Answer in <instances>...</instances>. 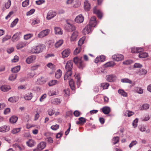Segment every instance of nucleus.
<instances>
[{
  "mask_svg": "<svg viewBox=\"0 0 151 151\" xmlns=\"http://www.w3.org/2000/svg\"><path fill=\"white\" fill-rule=\"evenodd\" d=\"M82 58V57L78 58L76 57L73 58L74 62L78 65L79 68L81 69L85 66L84 62L81 60Z\"/></svg>",
  "mask_w": 151,
  "mask_h": 151,
  "instance_id": "1",
  "label": "nucleus"
},
{
  "mask_svg": "<svg viewBox=\"0 0 151 151\" xmlns=\"http://www.w3.org/2000/svg\"><path fill=\"white\" fill-rule=\"evenodd\" d=\"M112 58L114 60L119 61L123 60L124 56L122 54H116L112 56Z\"/></svg>",
  "mask_w": 151,
  "mask_h": 151,
  "instance_id": "2",
  "label": "nucleus"
},
{
  "mask_svg": "<svg viewBox=\"0 0 151 151\" xmlns=\"http://www.w3.org/2000/svg\"><path fill=\"white\" fill-rule=\"evenodd\" d=\"M92 27L87 24L82 31V32L85 35L88 34L92 31Z\"/></svg>",
  "mask_w": 151,
  "mask_h": 151,
  "instance_id": "3",
  "label": "nucleus"
},
{
  "mask_svg": "<svg viewBox=\"0 0 151 151\" xmlns=\"http://www.w3.org/2000/svg\"><path fill=\"white\" fill-rule=\"evenodd\" d=\"M73 63L72 61L69 60L67 62L65 66L66 71H71L73 68Z\"/></svg>",
  "mask_w": 151,
  "mask_h": 151,
  "instance_id": "4",
  "label": "nucleus"
},
{
  "mask_svg": "<svg viewBox=\"0 0 151 151\" xmlns=\"http://www.w3.org/2000/svg\"><path fill=\"white\" fill-rule=\"evenodd\" d=\"M50 30L49 29H46L42 30L38 35V37L39 38H42L47 35L50 33Z\"/></svg>",
  "mask_w": 151,
  "mask_h": 151,
  "instance_id": "5",
  "label": "nucleus"
},
{
  "mask_svg": "<svg viewBox=\"0 0 151 151\" xmlns=\"http://www.w3.org/2000/svg\"><path fill=\"white\" fill-rule=\"evenodd\" d=\"M56 15V13L54 11L52 10H50L47 14L46 17L47 19L48 20H50L53 18Z\"/></svg>",
  "mask_w": 151,
  "mask_h": 151,
  "instance_id": "6",
  "label": "nucleus"
},
{
  "mask_svg": "<svg viewBox=\"0 0 151 151\" xmlns=\"http://www.w3.org/2000/svg\"><path fill=\"white\" fill-rule=\"evenodd\" d=\"M116 79V76L114 75H108L106 76V79L107 81L110 82L114 81Z\"/></svg>",
  "mask_w": 151,
  "mask_h": 151,
  "instance_id": "7",
  "label": "nucleus"
},
{
  "mask_svg": "<svg viewBox=\"0 0 151 151\" xmlns=\"http://www.w3.org/2000/svg\"><path fill=\"white\" fill-rule=\"evenodd\" d=\"M10 130V127L9 125H5L0 127V132L5 133L9 131Z\"/></svg>",
  "mask_w": 151,
  "mask_h": 151,
  "instance_id": "8",
  "label": "nucleus"
},
{
  "mask_svg": "<svg viewBox=\"0 0 151 151\" xmlns=\"http://www.w3.org/2000/svg\"><path fill=\"white\" fill-rule=\"evenodd\" d=\"M96 18L95 17H92L90 20L89 23L88 25H89L91 27H94L96 24Z\"/></svg>",
  "mask_w": 151,
  "mask_h": 151,
  "instance_id": "9",
  "label": "nucleus"
},
{
  "mask_svg": "<svg viewBox=\"0 0 151 151\" xmlns=\"http://www.w3.org/2000/svg\"><path fill=\"white\" fill-rule=\"evenodd\" d=\"M93 12L94 14H96L99 18L100 19L101 18L102 13L99 10L97 9L96 7H94L93 8Z\"/></svg>",
  "mask_w": 151,
  "mask_h": 151,
  "instance_id": "10",
  "label": "nucleus"
},
{
  "mask_svg": "<svg viewBox=\"0 0 151 151\" xmlns=\"http://www.w3.org/2000/svg\"><path fill=\"white\" fill-rule=\"evenodd\" d=\"M101 109L103 113L105 114H109L111 111V109L110 107L107 106H105L102 108Z\"/></svg>",
  "mask_w": 151,
  "mask_h": 151,
  "instance_id": "11",
  "label": "nucleus"
},
{
  "mask_svg": "<svg viewBox=\"0 0 151 151\" xmlns=\"http://www.w3.org/2000/svg\"><path fill=\"white\" fill-rule=\"evenodd\" d=\"M37 52L39 53L43 52L45 49V45L40 44L37 46Z\"/></svg>",
  "mask_w": 151,
  "mask_h": 151,
  "instance_id": "12",
  "label": "nucleus"
},
{
  "mask_svg": "<svg viewBox=\"0 0 151 151\" xmlns=\"http://www.w3.org/2000/svg\"><path fill=\"white\" fill-rule=\"evenodd\" d=\"M36 59V57L35 56H29L27 58L26 62L27 64H29L33 63Z\"/></svg>",
  "mask_w": 151,
  "mask_h": 151,
  "instance_id": "13",
  "label": "nucleus"
},
{
  "mask_svg": "<svg viewBox=\"0 0 151 151\" xmlns=\"http://www.w3.org/2000/svg\"><path fill=\"white\" fill-rule=\"evenodd\" d=\"M70 50L69 49H65L62 52V57L63 58L67 57L70 55Z\"/></svg>",
  "mask_w": 151,
  "mask_h": 151,
  "instance_id": "14",
  "label": "nucleus"
},
{
  "mask_svg": "<svg viewBox=\"0 0 151 151\" xmlns=\"http://www.w3.org/2000/svg\"><path fill=\"white\" fill-rule=\"evenodd\" d=\"M78 33L77 31L73 32L70 37V40L71 42H74L76 40L78 36Z\"/></svg>",
  "mask_w": 151,
  "mask_h": 151,
  "instance_id": "15",
  "label": "nucleus"
},
{
  "mask_svg": "<svg viewBox=\"0 0 151 151\" xmlns=\"http://www.w3.org/2000/svg\"><path fill=\"white\" fill-rule=\"evenodd\" d=\"M84 7L85 10L86 11H89L91 8L90 3L87 0H86L84 2Z\"/></svg>",
  "mask_w": 151,
  "mask_h": 151,
  "instance_id": "16",
  "label": "nucleus"
},
{
  "mask_svg": "<svg viewBox=\"0 0 151 151\" xmlns=\"http://www.w3.org/2000/svg\"><path fill=\"white\" fill-rule=\"evenodd\" d=\"M27 44L26 42H22L19 43L16 46L17 49L19 50L25 47Z\"/></svg>",
  "mask_w": 151,
  "mask_h": 151,
  "instance_id": "17",
  "label": "nucleus"
},
{
  "mask_svg": "<svg viewBox=\"0 0 151 151\" xmlns=\"http://www.w3.org/2000/svg\"><path fill=\"white\" fill-rule=\"evenodd\" d=\"M84 20V17L81 14L77 16L75 19V21L78 23H81Z\"/></svg>",
  "mask_w": 151,
  "mask_h": 151,
  "instance_id": "18",
  "label": "nucleus"
},
{
  "mask_svg": "<svg viewBox=\"0 0 151 151\" xmlns=\"http://www.w3.org/2000/svg\"><path fill=\"white\" fill-rule=\"evenodd\" d=\"M105 57L104 55L97 57L95 59V63H97L99 62H103L105 60Z\"/></svg>",
  "mask_w": 151,
  "mask_h": 151,
  "instance_id": "19",
  "label": "nucleus"
},
{
  "mask_svg": "<svg viewBox=\"0 0 151 151\" xmlns=\"http://www.w3.org/2000/svg\"><path fill=\"white\" fill-rule=\"evenodd\" d=\"M67 24L68 25L66 29L68 31H72L76 29V27L74 25L69 22H68Z\"/></svg>",
  "mask_w": 151,
  "mask_h": 151,
  "instance_id": "20",
  "label": "nucleus"
},
{
  "mask_svg": "<svg viewBox=\"0 0 151 151\" xmlns=\"http://www.w3.org/2000/svg\"><path fill=\"white\" fill-rule=\"evenodd\" d=\"M46 81L45 78L43 77L39 78L37 80V83L40 85H42L45 83Z\"/></svg>",
  "mask_w": 151,
  "mask_h": 151,
  "instance_id": "21",
  "label": "nucleus"
},
{
  "mask_svg": "<svg viewBox=\"0 0 151 151\" xmlns=\"http://www.w3.org/2000/svg\"><path fill=\"white\" fill-rule=\"evenodd\" d=\"M79 121L76 122L77 124L83 125L86 122V119L83 117H81L78 119Z\"/></svg>",
  "mask_w": 151,
  "mask_h": 151,
  "instance_id": "22",
  "label": "nucleus"
},
{
  "mask_svg": "<svg viewBox=\"0 0 151 151\" xmlns=\"http://www.w3.org/2000/svg\"><path fill=\"white\" fill-rule=\"evenodd\" d=\"M46 146V143L45 142H40L39 144H38L37 147L38 148L40 149L41 150L43 149Z\"/></svg>",
  "mask_w": 151,
  "mask_h": 151,
  "instance_id": "23",
  "label": "nucleus"
},
{
  "mask_svg": "<svg viewBox=\"0 0 151 151\" xmlns=\"http://www.w3.org/2000/svg\"><path fill=\"white\" fill-rule=\"evenodd\" d=\"M72 74V71H66L64 76V80H67L69 79L70 78Z\"/></svg>",
  "mask_w": 151,
  "mask_h": 151,
  "instance_id": "24",
  "label": "nucleus"
},
{
  "mask_svg": "<svg viewBox=\"0 0 151 151\" xmlns=\"http://www.w3.org/2000/svg\"><path fill=\"white\" fill-rule=\"evenodd\" d=\"M11 89L10 86H9L4 85L1 87V89L4 91H7Z\"/></svg>",
  "mask_w": 151,
  "mask_h": 151,
  "instance_id": "25",
  "label": "nucleus"
},
{
  "mask_svg": "<svg viewBox=\"0 0 151 151\" xmlns=\"http://www.w3.org/2000/svg\"><path fill=\"white\" fill-rule=\"evenodd\" d=\"M55 34L57 35H62L63 34V31L59 27H55L54 28Z\"/></svg>",
  "mask_w": 151,
  "mask_h": 151,
  "instance_id": "26",
  "label": "nucleus"
},
{
  "mask_svg": "<svg viewBox=\"0 0 151 151\" xmlns=\"http://www.w3.org/2000/svg\"><path fill=\"white\" fill-rule=\"evenodd\" d=\"M26 144L28 146L32 147L35 144V142L33 140L30 139L27 142Z\"/></svg>",
  "mask_w": 151,
  "mask_h": 151,
  "instance_id": "27",
  "label": "nucleus"
},
{
  "mask_svg": "<svg viewBox=\"0 0 151 151\" xmlns=\"http://www.w3.org/2000/svg\"><path fill=\"white\" fill-rule=\"evenodd\" d=\"M116 63L112 61L108 62L104 65L105 67H113L115 65Z\"/></svg>",
  "mask_w": 151,
  "mask_h": 151,
  "instance_id": "28",
  "label": "nucleus"
},
{
  "mask_svg": "<svg viewBox=\"0 0 151 151\" xmlns=\"http://www.w3.org/2000/svg\"><path fill=\"white\" fill-rule=\"evenodd\" d=\"M75 77L76 79H77V83L78 86V87H79L81 84V81L80 80V76L79 74H76L75 75Z\"/></svg>",
  "mask_w": 151,
  "mask_h": 151,
  "instance_id": "29",
  "label": "nucleus"
},
{
  "mask_svg": "<svg viewBox=\"0 0 151 151\" xmlns=\"http://www.w3.org/2000/svg\"><path fill=\"white\" fill-rule=\"evenodd\" d=\"M32 97V93H30L26 94L24 96V98L26 100H29L31 99Z\"/></svg>",
  "mask_w": 151,
  "mask_h": 151,
  "instance_id": "30",
  "label": "nucleus"
},
{
  "mask_svg": "<svg viewBox=\"0 0 151 151\" xmlns=\"http://www.w3.org/2000/svg\"><path fill=\"white\" fill-rule=\"evenodd\" d=\"M59 82L56 80H52L50 81L48 83V85L50 86H52L53 85L58 84Z\"/></svg>",
  "mask_w": 151,
  "mask_h": 151,
  "instance_id": "31",
  "label": "nucleus"
},
{
  "mask_svg": "<svg viewBox=\"0 0 151 151\" xmlns=\"http://www.w3.org/2000/svg\"><path fill=\"white\" fill-rule=\"evenodd\" d=\"M62 75V72L60 70H58L55 72V77L57 78H60Z\"/></svg>",
  "mask_w": 151,
  "mask_h": 151,
  "instance_id": "32",
  "label": "nucleus"
},
{
  "mask_svg": "<svg viewBox=\"0 0 151 151\" xmlns=\"http://www.w3.org/2000/svg\"><path fill=\"white\" fill-rule=\"evenodd\" d=\"M18 119V118L15 116L11 117L9 119L10 122L11 123H14L16 122Z\"/></svg>",
  "mask_w": 151,
  "mask_h": 151,
  "instance_id": "33",
  "label": "nucleus"
},
{
  "mask_svg": "<svg viewBox=\"0 0 151 151\" xmlns=\"http://www.w3.org/2000/svg\"><path fill=\"white\" fill-rule=\"evenodd\" d=\"M21 128H13L11 131V133L13 134H16L21 131Z\"/></svg>",
  "mask_w": 151,
  "mask_h": 151,
  "instance_id": "34",
  "label": "nucleus"
},
{
  "mask_svg": "<svg viewBox=\"0 0 151 151\" xmlns=\"http://www.w3.org/2000/svg\"><path fill=\"white\" fill-rule=\"evenodd\" d=\"M19 32H17L13 35L12 37V40L13 41H14L15 40L18 39L19 38Z\"/></svg>",
  "mask_w": 151,
  "mask_h": 151,
  "instance_id": "35",
  "label": "nucleus"
},
{
  "mask_svg": "<svg viewBox=\"0 0 151 151\" xmlns=\"http://www.w3.org/2000/svg\"><path fill=\"white\" fill-rule=\"evenodd\" d=\"M20 66H17L13 68L12 69V71L13 73H16L18 72L20 70Z\"/></svg>",
  "mask_w": 151,
  "mask_h": 151,
  "instance_id": "36",
  "label": "nucleus"
},
{
  "mask_svg": "<svg viewBox=\"0 0 151 151\" xmlns=\"http://www.w3.org/2000/svg\"><path fill=\"white\" fill-rule=\"evenodd\" d=\"M109 85V84L107 83H103L101 84L100 86L103 88V89H107Z\"/></svg>",
  "mask_w": 151,
  "mask_h": 151,
  "instance_id": "37",
  "label": "nucleus"
},
{
  "mask_svg": "<svg viewBox=\"0 0 151 151\" xmlns=\"http://www.w3.org/2000/svg\"><path fill=\"white\" fill-rule=\"evenodd\" d=\"M148 56V54L146 52L140 53L139 54V57L140 58H145Z\"/></svg>",
  "mask_w": 151,
  "mask_h": 151,
  "instance_id": "38",
  "label": "nucleus"
},
{
  "mask_svg": "<svg viewBox=\"0 0 151 151\" xmlns=\"http://www.w3.org/2000/svg\"><path fill=\"white\" fill-rule=\"evenodd\" d=\"M118 92L119 94L123 96L124 97H127V93L123 90L122 89H119L118 90Z\"/></svg>",
  "mask_w": 151,
  "mask_h": 151,
  "instance_id": "39",
  "label": "nucleus"
},
{
  "mask_svg": "<svg viewBox=\"0 0 151 151\" xmlns=\"http://www.w3.org/2000/svg\"><path fill=\"white\" fill-rule=\"evenodd\" d=\"M69 86L72 90L75 89L74 82L73 79H71L69 81Z\"/></svg>",
  "mask_w": 151,
  "mask_h": 151,
  "instance_id": "40",
  "label": "nucleus"
},
{
  "mask_svg": "<svg viewBox=\"0 0 151 151\" xmlns=\"http://www.w3.org/2000/svg\"><path fill=\"white\" fill-rule=\"evenodd\" d=\"M63 43V40H59L57 42L55 45L56 48H58L61 46Z\"/></svg>",
  "mask_w": 151,
  "mask_h": 151,
  "instance_id": "41",
  "label": "nucleus"
},
{
  "mask_svg": "<svg viewBox=\"0 0 151 151\" xmlns=\"http://www.w3.org/2000/svg\"><path fill=\"white\" fill-rule=\"evenodd\" d=\"M37 46L32 47L30 50V52L32 53H39L37 52Z\"/></svg>",
  "mask_w": 151,
  "mask_h": 151,
  "instance_id": "42",
  "label": "nucleus"
},
{
  "mask_svg": "<svg viewBox=\"0 0 151 151\" xmlns=\"http://www.w3.org/2000/svg\"><path fill=\"white\" fill-rule=\"evenodd\" d=\"M61 102L60 99L58 98H55L53 100L52 103L54 104H58Z\"/></svg>",
  "mask_w": 151,
  "mask_h": 151,
  "instance_id": "43",
  "label": "nucleus"
},
{
  "mask_svg": "<svg viewBox=\"0 0 151 151\" xmlns=\"http://www.w3.org/2000/svg\"><path fill=\"white\" fill-rule=\"evenodd\" d=\"M121 81L123 83H128L129 84H131L132 83V81L131 80L127 78L121 79Z\"/></svg>",
  "mask_w": 151,
  "mask_h": 151,
  "instance_id": "44",
  "label": "nucleus"
},
{
  "mask_svg": "<svg viewBox=\"0 0 151 151\" xmlns=\"http://www.w3.org/2000/svg\"><path fill=\"white\" fill-rule=\"evenodd\" d=\"M85 40V38L82 37L81 38L78 42V47H81L83 43Z\"/></svg>",
  "mask_w": 151,
  "mask_h": 151,
  "instance_id": "45",
  "label": "nucleus"
},
{
  "mask_svg": "<svg viewBox=\"0 0 151 151\" xmlns=\"http://www.w3.org/2000/svg\"><path fill=\"white\" fill-rule=\"evenodd\" d=\"M135 90L139 94H142L143 93V90L141 88L137 87L136 88Z\"/></svg>",
  "mask_w": 151,
  "mask_h": 151,
  "instance_id": "46",
  "label": "nucleus"
},
{
  "mask_svg": "<svg viewBox=\"0 0 151 151\" xmlns=\"http://www.w3.org/2000/svg\"><path fill=\"white\" fill-rule=\"evenodd\" d=\"M16 77L17 75L16 74H13L10 76L9 79L10 81H14L16 78Z\"/></svg>",
  "mask_w": 151,
  "mask_h": 151,
  "instance_id": "47",
  "label": "nucleus"
},
{
  "mask_svg": "<svg viewBox=\"0 0 151 151\" xmlns=\"http://www.w3.org/2000/svg\"><path fill=\"white\" fill-rule=\"evenodd\" d=\"M8 101L12 103H15L17 102V100L14 96L11 97L9 99Z\"/></svg>",
  "mask_w": 151,
  "mask_h": 151,
  "instance_id": "48",
  "label": "nucleus"
},
{
  "mask_svg": "<svg viewBox=\"0 0 151 151\" xmlns=\"http://www.w3.org/2000/svg\"><path fill=\"white\" fill-rule=\"evenodd\" d=\"M18 20L19 19L18 18L15 19L11 24L10 27H14L17 23Z\"/></svg>",
  "mask_w": 151,
  "mask_h": 151,
  "instance_id": "49",
  "label": "nucleus"
},
{
  "mask_svg": "<svg viewBox=\"0 0 151 151\" xmlns=\"http://www.w3.org/2000/svg\"><path fill=\"white\" fill-rule=\"evenodd\" d=\"M81 47H77L75 50L74 52V54L75 55H77L79 53L81 50Z\"/></svg>",
  "mask_w": 151,
  "mask_h": 151,
  "instance_id": "50",
  "label": "nucleus"
},
{
  "mask_svg": "<svg viewBox=\"0 0 151 151\" xmlns=\"http://www.w3.org/2000/svg\"><path fill=\"white\" fill-rule=\"evenodd\" d=\"M29 0H25L22 3V6L25 7L27 6L29 4Z\"/></svg>",
  "mask_w": 151,
  "mask_h": 151,
  "instance_id": "51",
  "label": "nucleus"
},
{
  "mask_svg": "<svg viewBox=\"0 0 151 151\" xmlns=\"http://www.w3.org/2000/svg\"><path fill=\"white\" fill-rule=\"evenodd\" d=\"M139 73V75H145L147 73V71L145 70L142 69L140 70Z\"/></svg>",
  "mask_w": 151,
  "mask_h": 151,
  "instance_id": "52",
  "label": "nucleus"
},
{
  "mask_svg": "<svg viewBox=\"0 0 151 151\" xmlns=\"http://www.w3.org/2000/svg\"><path fill=\"white\" fill-rule=\"evenodd\" d=\"M40 22V20L38 19H36L32 20V25H34L38 24Z\"/></svg>",
  "mask_w": 151,
  "mask_h": 151,
  "instance_id": "53",
  "label": "nucleus"
},
{
  "mask_svg": "<svg viewBox=\"0 0 151 151\" xmlns=\"http://www.w3.org/2000/svg\"><path fill=\"white\" fill-rule=\"evenodd\" d=\"M119 141V138L118 137H114L113 139V142L114 144H115L118 142Z\"/></svg>",
  "mask_w": 151,
  "mask_h": 151,
  "instance_id": "54",
  "label": "nucleus"
},
{
  "mask_svg": "<svg viewBox=\"0 0 151 151\" xmlns=\"http://www.w3.org/2000/svg\"><path fill=\"white\" fill-rule=\"evenodd\" d=\"M18 148L20 151H23L25 150V147L22 144L19 145L18 146Z\"/></svg>",
  "mask_w": 151,
  "mask_h": 151,
  "instance_id": "55",
  "label": "nucleus"
},
{
  "mask_svg": "<svg viewBox=\"0 0 151 151\" xmlns=\"http://www.w3.org/2000/svg\"><path fill=\"white\" fill-rule=\"evenodd\" d=\"M138 119L136 118L133 121L132 123V125L134 127H136L137 126V123L138 122Z\"/></svg>",
  "mask_w": 151,
  "mask_h": 151,
  "instance_id": "56",
  "label": "nucleus"
},
{
  "mask_svg": "<svg viewBox=\"0 0 151 151\" xmlns=\"http://www.w3.org/2000/svg\"><path fill=\"white\" fill-rule=\"evenodd\" d=\"M19 60V57L16 55L14 56V59L12 60V63H15L18 61Z\"/></svg>",
  "mask_w": 151,
  "mask_h": 151,
  "instance_id": "57",
  "label": "nucleus"
},
{
  "mask_svg": "<svg viewBox=\"0 0 151 151\" xmlns=\"http://www.w3.org/2000/svg\"><path fill=\"white\" fill-rule=\"evenodd\" d=\"M127 116H128V117H130L132 115H133L134 114V112L132 111H128L126 112L125 115H126V116L127 115Z\"/></svg>",
  "mask_w": 151,
  "mask_h": 151,
  "instance_id": "58",
  "label": "nucleus"
},
{
  "mask_svg": "<svg viewBox=\"0 0 151 151\" xmlns=\"http://www.w3.org/2000/svg\"><path fill=\"white\" fill-rule=\"evenodd\" d=\"M47 66L48 68L52 69H53L55 67V65H53V64L51 63H48Z\"/></svg>",
  "mask_w": 151,
  "mask_h": 151,
  "instance_id": "59",
  "label": "nucleus"
},
{
  "mask_svg": "<svg viewBox=\"0 0 151 151\" xmlns=\"http://www.w3.org/2000/svg\"><path fill=\"white\" fill-rule=\"evenodd\" d=\"M150 106V105L148 104H145L143 105L142 106V109L144 110H146L148 109Z\"/></svg>",
  "mask_w": 151,
  "mask_h": 151,
  "instance_id": "60",
  "label": "nucleus"
},
{
  "mask_svg": "<svg viewBox=\"0 0 151 151\" xmlns=\"http://www.w3.org/2000/svg\"><path fill=\"white\" fill-rule=\"evenodd\" d=\"M11 5V1L9 0H8L7 2L5 4V6L6 9L9 8L10 6Z\"/></svg>",
  "mask_w": 151,
  "mask_h": 151,
  "instance_id": "61",
  "label": "nucleus"
},
{
  "mask_svg": "<svg viewBox=\"0 0 151 151\" xmlns=\"http://www.w3.org/2000/svg\"><path fill=\"white\" fill-rule=\"evenodd\" d=\"M32 36V35L31 34H28L24 35V38L25 40H27L31 38Z\"/></svg>",
  "mask_w": 151,
  "mask_h": 151,
  "instance_id": "62",
  "label": "nucleus"
},
{
  "mask_svg": "<svg viewBox=\"0 0 151 151\" xmlns=\"http://www.w3.org/2000/svg\"><path fill=\"white\" fill-rule=\"evenodd\" d=\"M137 143V142L136 141H132L129 145V147L130 148L132 147L133 146L136 145Z\"/></svg>",
  "mask_w": 151,
  "mask_h": 151,
  "instance_id": "63",
  "label": "nucleus"
},
{
  "mask_svg": "<svg viewBox=\"0 0 151 151\" xmlns=\"http://www.w3.org/2000/svg\"><path fill=\"white\" fill-rule=\"evenodd\" d=\"M35 75V72L34 71H32L28 74V76L30 78H31L34 77Z\"/></svg>",
  "mask_w": 151,
  "mask_h": 151,
  "instance_id": "64",
  "label": "nucleus"
}]
</instances>
